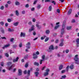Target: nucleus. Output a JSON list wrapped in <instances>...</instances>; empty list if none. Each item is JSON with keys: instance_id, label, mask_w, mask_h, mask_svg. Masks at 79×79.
<instances>
[{"instance_id": "f257e3e1", "label": "nucleus", "mask_w": 79, "mask_h": 79, "mask_svg": "<svg viewBox=\"0 0 79 79\" xmlns=\"http://www.w3.org/2000/svg\"><path fill=\"white\" fill-rule=\"evenodd\" d=\"M65 23H66V21H64L63 22V24H62V28L61 30V34L63 35L64 34V28H65Z\"/></svg>"}, {"instance_id": "f03ea898", "label": "nucleus", "mask_w": 79, "mask_h": 79, "mask_svg": "<svg viewBox=\"0 0 79 79\" xmlns=\"http://www.w3.org/2000/svg\"><path fill=\"white\" fill-rule=\"evenodd\" d=\"M55 49V48L53 47V45H51L49 47V50L48 51V52H52V50H53Z\"/></svg>"}, {"instance_id": "7ed1b4c3", "label": "nucleus", "mask_w": 79, "mask_h": 79, "mask_svg": "<svg viewBox=\"0 0 79 79\" xmlns=\"http://www.w3.org/2000/svg\"><path fill=\"white\" fill-rule=\"evenodd\" d=\"M30 45H31V43H30V42H28L27 44V47L28 49H29V48L31 47Z\"/></svg>"}, {"instance_id": "20e7f679", "label": "nucleus", "mask_w": 79, "mask_h": 79, "mask_svg": "<svg viewBox=\"0 0 79 79\" xmlns=\"http://www.w3.org/2000/svg\"><path fill=\"white\" fill-rule=\"evenodd\" d=\"M25 35H26V34L25 33H23V32H21V34H20V37H25Z\"/></svg>"}, {"instance_id": "39448f33", "label": "nucleus", "mask_w": 79, "mask_h": 79, "mask_svg": "<svg viewBox=\"0 0 79 79\" xmlns=\"http://www.w3.org/2000/svg\"><path fill=\"white\" fill-rule=\"evenodd\" d=\"M33 56L34 59H37L38 58V56L37 55L35 54V53H33Z\"/></svg>"}, {"instance_id": "423d86ee", "label": "nucleus", "mask_w": 79, "mask_h": 79, "mask_svg": "<svg viewBox=\"0 0 79 79\" xmlns=\"http://www.w3.org/2000/svg\"><path fill=\"white\" fill-rule=\"evenodd\" d=\"M34 26H32L31 27V29H29V32H31V31H34Z\"/></svg>"}, {"instance_id": "0eeeda50", "label": "nucleus", "mask_w": 79, "mask_h": 79, "mask_svg": "<svg viewBox=\"0 0 79 79\" xmlns=\"http://www.w3.org/2000/svg\"><path fill=\"white\" fill-rule=\"evenodd\" d=\"M79 56V55H76L75 56V57L74 58V60H79V58L78 57Z\"/></svg>"}, {"instance_id": "6e6552de", "label": "nucleus", "mask_w": 79, "mask_h": 79, "mask_svg": "<svg viewBox=\"0 0 79 79\" xmlns=\"http://www.w3.org/2000/svg\"><path fill=\"white\" fill-rule=\"evenodd\" d=\"M15 66V64H12L11 66L8 69L9 70H11L12 69L13 67H14Z\"/></svg>"}, {"instance_id": "1a4fd4ad", "label": "nucleus", "mask_w": 79, "mask_h": 79, "mask_svg": "<svg viewBox=\"0 0 79 79\" xmlns=\"http://www.w3.org/2000/svg\"><path fill=\"white\" fill-rule=\"evenodd\" d=\"M0 29L1 32H2V34H5V30H4L3 28H1Z\"/></svg>"}, {"instance_id": "9d476101", "label": "nucleus", "mask_w": 79, "mask_h": 79, "mask_svg": "<svg viewBox=\"0 0 79 79\" xmlns=\"http://www.w3.org/2000/svg\"><path fill=\"white\" fill-rule=\"evenodd\" d=\"M36 26L37 27L38 29H40L41 28V26H39V24H36Z\"/></svg>"}, {"instance_id": "9b49d317", "label": "nucleus", "mask_w": 79, "mask_h": 79, "mask_svg": "<svg viewBox=\"0 0 79 79\" xmlns=\"http://www.w3.org/2000/svg\"><path fill=\"white\" fill-rule=\"evenodd\" d=\"M15 5H17V6H19V5H20V3H19V2H18V1H16L15 2Z\"/></svg>"}, {"instance_id": "f8f14e48", "label": "nucleus", "mask_w": 79, "mask_h": 79, "mask_svg": "<svg viewBox=\"0 0 79 79\" xmlns=\"http://www.w3.org/2000/svg\"><path fill=\"white\" fill-rule=\"evenodd\" d=\"M71 12H72V9H70L69 10L68 12V15H69L71 13Z\"/></svg>"}, {"instance_id": "ddd939ff", "label": "nucleus", "mask_w": 79, "mask_h": 79, "mask_svg": "<svg viewBox=\"0 0 79 79\" xmlns=\"http://www.w3.org/2000/svg\"><path fill=\"white\" fill-rule=\"evenodd\" d=\"M21 74H22V71L21 70L19 69V75H20Z\"/></svg>"}, {"instance_id": "4468645a", "label": "nucleus", "mask_w": 79, "mask_h": 79, "mask_svg": "<svg viewBox=\"0 0 79 79\" xmlns=\"http://www.w3.org/2000/svg\"><path fill=\"white\" fill-rule=\"evenodd\" d=\"M18 24H19V22H17L15 23H14V25L15 26H17L18 25Z\"/></svg>"}, {"instance_id": "2eb2a0df", "label": "nucleus", "mask_w": 79, "mask_h": 79, "mask_svg": "<svg viewBox=\"0 0 79 79\" xmlns=\"http://www.w3.org/2000/svg\"><path fill=\"white\" fill-rule=\"evenodd\" d=\"M39 73L38 72H35V76H36V77H38V75H39Z\"/></svg>"}, {"instance_id": "dca6fc26", "label": "nucleus", "mask_w": 79, "mask_h": 79, "mask_svg": "<svg viewBox=\"0 0 79 79\" xmlns=\"http://www.w3.org/2000/svg\"><path fill=\"white\" fill-rule=\"evenodd\" d=\"M45 61V60H40V64H42V62H43V61Z\"/></svg>"}, {"instance_id": "f3484780", "label": "nucleus", "mask_w": 79, "mask_h": 79, "mask_svg": "<svg viewBox=\"0 0 79 79\" xmlns=\"http://www.w3.org/2000/svg\"><path fill=\"white\" fill-rule=\"evenodd\" d=\"M14 30L13 29H11L10 28L8 29V31L9 32H13V31H14Z\"/></svg>"}, {"instance_id": "a211bd4d", "label": "nucleus", "mask_w": 79, "mask_h": 79, "mask_svg": "<svg viewBox=\"0 0 79 79\" xmlns=\"http://www.w3.org/2000/svg\"><path fill=\"white\" fill-rule=\"evenodd\" d=\"M48 72H45L44 73V76H48Z\"/></svg>"}, {"instance_id": "6ab92c4d", "label": "nucleus", "mask_w": 79, "mask_h": 79, "mask_svg": "<svg viewBox=\"0 0 79 79\" xmlns=\"http://www.w3.org/2000/svg\"><path fill=\"white\" fill-rule=\"evenodd\" d=\"M70 69H73L74 68V65H73V64H71L70 66Z\"/></svg>"}, {"instance_id": "aec40b11", "label": "nucleus", "mask_w": 79, "mask_h": 79, "mask_svg": "<svg viewBox=\"0 0 79 79\" xmlns=\"http://www.w3.org/2000/svg\"><path fill=\"white\" fill-rule=\"evenodd\" d=\"M50 32V31L49 30H47L46 31V34H49Z\"/></svg>"}, {"instance_id": "412c9836", "label": "nucleus", "mask_w": 79, "mask_h": 79, "mask_svg": "<svg viewBox=\"0 0 79 79\" xmlns=\"http://www.w3.org/2000/svg\"><path fill=\"white\" fill-rule=\"evenodd\" d=\"M15 14L17 16H18L19 15V12H18V10H16L15 12Z\"/></svg>"}, {"instance_id": "4be33fe9", "label": "nucleus", "mask_w": 79, "mask_h": 79, "mask_svg": "<svg viewBox=\"0 0 79 79\" xmlns=\"http://www.w3.org/2000/svg\"><path fill=\"white\" fill-rule=\"evenodd\" d=\"M34 65H35V66H39L40 64L39 63L35 62L34 63Z\"/></svg>"}, {"instance_id": "5701e85b", "label": "nucleus", "mask_w": 79, "mask_h": 79, "mask_svg": "<svg viewBox=\"0 0 79 79\" xmlns=\"http://www.w3.org/2000/svg\"><path fill=\"white\" fill-rule=\"evenodd\" d=\"M64 43L63 42H61L59 44V46H60V47H63V46L64 45Z\"/></svg>"}, {"instance_id": "b1692460", "label": "nucleus", "mask_w": 79, "mask_h": 79, "mask_svg": "<svg viewBox=\"0 0 79 79\" xmlns=\"http://www.w3.org/2000/svg\"><path fill=\"white\" fill-rule=\"evenodd\" d=\"M75 63L76 64H79V60H76L75 61Z\"/></svg>"}, {"instance_id": "393cba45", "label": "nucleus", "mask_w": 79, "mask_h": 79, "mask_svg": "<svg viewBox=\"0 0 79 79\" xmlns=\"http://www.w3.org/2000/svg\"><path fill=\"white\" fill-rule=\"evenodd\" d=\"M63 65H60L59 67V70H61L62 69H63Z\"/></svg>"}, {"instance_id": "a878e982", "label": "nucleus", "mask_w": 79, "mask_h": 79, "mask_svg": "<svg viewBox=\"0 0 79 79\" xmlns=\"http://www.w3.org/2000/svg\"><path fill=\"white\" fill-rule=\"evenodd\" d=\"M10 45L9 44H8L4 46V47H5V48H6V47H10Z\"/></svg>"}, {"instance_id": "bb28decb", "label": "nucleus", "mask_w": 79, "mask_h": 79, "mask_svg": "<svg viewBox=\"0 0 79 79\" xmlns=\"http://www.w3.org/2000/svg\"><path fill=\"white\" fill-rule=\"evenodd\" d=\"M76 42L77 43V44H79V39L78 38L76 40Z\"/></svg>"}, {"instance_id": "cd10ccee", "label": "nucleus", "mask_w": 79, "mask_h": 79, "mask_svg": "<svg viewBox=\"0 0 79 79\" xmlns=\"http://www.w3.org/2000/svg\"><path fill=\"white\" fill-rule=\"evenodd\" d=\"M71 29V27L70 26V27H67V30H70V29Z\"/></svg>"}, {"instance_id": "c85d7f7f", "label": "nucleus", "mask_w": 79, "mask_h": 79, "mask_svg": "<svg viewBox=\"0 0 79 79\" xmlns=\"http://www.w3.org/2000/svg\"><path fill=\"white\" fill-rule=\"evenodd\" d=\"M0 24H1V26H3L4 25V23L3 21H2L0 22Z\"/></svg>"}, {"instance_id": "c756f323", "label": "nucleus", "mask_w": 79, "mask_h": 79, "mask_svg": "<svg viewBox=\"0 0 79 79\" xmlns=\"http://www.w3.org/2000/svg\"><path fill=\"white\" fill-rule=\"evenodd\" d=\"M12 64V63L11 62H8L7 63V65H8V66H10V65H11Z\"/></svg>"}, {"instance_id": "7c9ffc66", "label": "nucleus", "mask_w": 79, "mask_h": 79, "mask_svg": "<svg viewBox=\"0 0 79 79\" xmlns=\"http://www.w3.org/2000/svg\"><path fill=\"white\" fill-rule=\"evenodd\" d=\"M45 37H47V36H44L43 37H41V40H43V39H44Z\"/></svg>"}, {"instance_id": "2f4dec72", "label": "nucleus", "mask_w": 79, "mask_h": 79, "mask_svg": "<svg viewBox=\"0 0 79 79\" xmlns=\"http://www.w3.org/2000/svg\"><path fill=\"white\" fill-rule=\"evenodd\" d=\"M49 39V38H46L44 40V42H47V41Z\"/></svg>"}, {"instance_id": "473e14b6", "label": "nucleus", "mask_w": 79, "mask_h": 79, "mask_svg": "<svg viewBox=\"0 0 79 79\" xmlns=\"http://www.w3.org/2000/svg\"><path fill=\"white\" fill-rule=\"evenodd\" d=\"M46 56H45L43 55L42 56V59L43 60H45V58Z\"/></svg>"}, {"instance_id": "72a5a7b5", "label": "nucleus", "mask_w": 79, "mask_h": 79, "mask_svg": "<svg viewBox=\"0 0 79 79\" xmlns=\"http://www.w3.org/2000/svg\"><path fill=\"white\" fill-rule=\"evenodd\" d=\"M60 27L59 25H58L57 26H56L55 27V29H57L58 28V27Z\"/></svg>"}, {"instance_id": "f704fd0d", "label": "nucleus", "mask_w": 79, "mask_h": 79, "mask_svg": "<svg viewBox=\"0 0 79 79\" xmlns=\"http://www.w3.org/2000/svg\"><path fill=\"white\" fill-rule=\"evenodd\" d=\"M55 43H56V44H57V43H58L59 42V40H58V39H57L55 40Z\"/></svg>"}, {"instance_id": "c9c22d12", "label": "nucleus", "mask_w": 79, "mask_h": 79, "mask_svg": "<svg viewBox=\"0 0 79 79\" xmlns=\"http://www.w3.org/2000/svg\"><path fill=\"white\" fill-rule=\"evenodd\" d=\"M12 47L13 48H15L17 47V45L16 44H15L13 45Z\"/></svg>"}, {"instance_id": "e433bc0d", "label": "nucleus", "mask_w": 79, "mask_h": 79, "mask_svg": "<svg viewBox=\"0 0 79 79\" xmlns=\"http://www.w3.org/2000/svg\"><path fill=\"white\" fill-rule=\"evenodd\" d=\"M52 6H50L49 7V11H52Z\"/></svg>"}, {"instance_id": "4c0bfd02", "label": "nucleus", "mask_w": 79, "mask_h": 79, "mask_svg": "<svg viewBox=\"0 0 79 79\" xmlns=\"http://www.w3.org/2000/svg\"><path fill=\"white\" fill-rule=\"evenodd\" d=\"M50 71V69H47L46 70V72L47 73H49Z\"/></svg>"}, {"instance_id": "58836bf2", "label": "nucleus", "mask_w": 79, "mask_h": 79, "mask_svg": "<svg viewBox=\"0 0 79 79\" xmlns=\"http://www.w3.org/2000/svg\"><path fill=\"white\" fill-rule=\"evenodd\" d=\"M28 65H29V64H28V63H26L25 65V68H27V67H28Z\"/></svg>"}, {"instance_id": "ea45409f", "label": "nucleus", "mask_w": 79, "mask_h": 79, "mask_svg": "<svg viewBox=\"0 0 79 79\" xmlns=\"http://www.w3.org/2000/svg\"><path fill=\"white\" fill-rule=\"evenodd\" d=\"M66 75H63L62 76V78H63V79H65V78H66Z\"/></svg>"}, {"instance_id": "a19ab883", "label": "nucleus", "mask_w": 79, "mask_h": 79, "mask_svg": "<svg viewBox=\"0 0 79 79\" xmlns=\"http://www.w3.org/2000/svg\"><path fill=\"white\" fill-rule=\"evenodd\" d=\"M28 57V55H27L26 56H24V59H27V58Z\"/></svg>"}, {"instance_id": "79ce46f5", "label": "nucleus", "mask_w": 79, "mask_h": 79, "mask_svg": "<svg viewBox=\"0 0 79 79\" xmlns=\"http://www.w3.org/2000/svg\"><path fill=\"white\" fill-rule=\"evenodd\" d=\"M27 74L28 76H30V70H29L27 72Z\"/></svg>"}, {"instance_id": "37998d69", "label": "nucleus", "mask_w": 79, "mask_h": 79, "mask_svg": "<svg viewBox=\"0 0 79 79\" xmlns=\"http://www.w3.org/2000/svg\"><path fill=\"white\" fill-rule=\"evenodd\" d=\"M19 47L21 48V47H23V44H22V43H20L19 44Z\"/></svg>"}, {"instance_id": "c03bdc74", "label": "nucleus", "mask_w": 79, "mask_h": 79, "mask_svg": "<svg viewBox=\"0 0 79 79\" xmlns=\"http://www.w3.org/2000/svg\"><path fill=\"white\" fill-rule=\"evenodd\" d=\"M5 56H6V57H8V56H9V55H8V53H5Z\"/></svg>"}, {"instance_id": "a18cd8bd", "label": "nucleus", "mask_w": 79, "mask_h": 79, "mask_svg": "<svg viewBox=\"0 0 79 79\" xmlns=\"http://www.w3.org/2000/svg\"><path fill=\"white\" fill-rule=\"evenodd\" d=\"M18 61V60H13V62L15 63V62H17Z\"/></svg>"}, {"instance_id": "49530a36", "label": "nucleus", "mask_w": 79, "mask_h": 79, "mask_svg": "<svg viewBox=\"0 0 79 79\" xmlns=\"http://www.w3.org/2000/svg\"><path fill=\"white\" fill-rule=\"evenodd\" d=\"M5 7L6 8H8V4H6L5 5Z\"/></svg>"}, {"instance_id": "de8ad7c7", "label": "nucleus", "mask_w": 79, "mask_h": 79, "mask_svg": "<svg viewBox=\"0 0 79 79\" xmlns=\"http://www.w3.org/2000/svg\"><path fill=\"white\" fill-rule=\"evenodd\" d=\"M41 6L40 5H38L37 7V8L38 9H40V8L41 7Z\"/></svg>"}, {"instance_id": "09e8293b", "label": "nucleus", "mask_w": 79, "mask_h": 79, "mask_svg": "<svg viewBox=\"0 0 79 79\" xmlns=\"http://www.w3.org/2000/svg\"><path fill=\"white\" fill-rule=\"evenodd\" d=\"M10 54H11V53H14V52H12V50H10Z\"/></svg>"}, {"instance_id": "8fccbe9b", "label": "nucleus", "mask_w": 79, "mask_h": 79, "mask_svg": "<svg viewBox=\"0 0 79 79\" xmlns=\"http://www.w3.org/2000/svg\"><path fill=\"white\" fill-rule=\"evenodd\" d=\"M65 52L66 53H68L69 52V50L68 49H66L65 50Z\"/></svg>"}, {"instance_id": "3c124183", "label": "nucleus", "mask_w": 79, "mask_h": 79, "mask_svg": "<svg viewBox=\"0 0 79 79\" xmlns=\"http://www.w3.org/2000/svg\"><path fill=\"white\" fill-rule=\"evenodd\" d=\"M57 12L58 13H60V9H57Z\"/></svg>"}, {"instance_id": "603ef678", "label": "nucleus", "mask_w": 79, "mask_h": 79, "mask_svg": "<svg viewBox=\"0 0 79 79\" xmlns=\"http://www.w3.org/2000/svg\"><path fill=\"white\" fill-rule=\"evenodd\" d=\"M7 21L9 23H10L11 21V20L10 19H8Z\"/></svg>"}, {"instance_id": "864d4df0", "label": "nucleus", "mask_w": 79, "mask_h": 79, "mask_svg": "<svg viewBox=\"0 0 79 79\" xmlns=\"http://www.w3.org/2000/svg\"><path fill=\"white\" fill-rule=\"evenodd\" d=\"M22 14H23V15H24V14H25V13H26V12L24 10H23L22 12Z\"/></svg>"}, {"instance_id": "5fc2aeb1", "label": "nucleus", "mask_w": 79, "mask_h": 79, "mask_svg": "<svg viewBox=\"0 0 79 79\" xmlns=\"http://www.w3.org/2000/svg\"><path fill=\"white\" fill-rule=\"evenodd\" d=\"M1 66H4V63L2 62L1 64Z\"/></svg>"}, {"instance_id": "6e6d98bb", "label": "nucleus", "mask_w": 79, "mask_h": 79, "mask_svg": "<svg viewBox=\"0 0 79 79\" xmlns=\"http://www.w3.org/2000/svg\"><path fill=\"white\" fill-rule=\"evenodd\" d=\"M65 70H64L61 71V73H65Z\"/></svg>"}, {"instance_id": "4d7b16f0", "label": "nucleus", "mask_w": 79, "mask_h": 79, "mask_svg": "<svg viewBox=\"0 0 79 79\" xmlns=\"http://www.w3.org/2000/svg\"><path fill=\"white\" fill-rule=\"evenodd\" d=\"M14 41V38H12L10 40V42H13Z\"/></svg>"}, {"instance_id": "13d9d810", "label": "nucleus", "mask_w": 79, "mask_h": 79, "mask_svg": "<svg viewBox=\"0 0 79 79\" xmlns=\"http://www.w3.org/2000/svg\"><path fill=\"white\" fill-rule=\"evenodd\" d=\"M7 3L8 4H10V3H11V1H9L7 2Z\"/></svg>"}, {"instance_id": "bf43d9fd", "label": "nucleus", "mask_w": 79, "mask_h": 79, "mask_svg": "<svg viewBox=\"0 0 79 79\" xmlns=\"http://www.w3.org/2000/svg\"><path fill=\"white\" fill-rule=\"evenodd\" d=\"M29 6L28 4H27L26 5V6H25L26 8H28Z\"/></svg>"}, {"instance_id": "052dcab7", "label": "nucleus", "mask_w": 79, "mask_h": 79, "mask_svg": "<svg viewBox=\"0 0 79 79\" xmlns=\"http://www.w3.org/2000/svg\"><path fill=\"white\" fill-rule=\"evenodd\" d=\"M52 3H53L54 5H56V2H55V1H53L52 2Z\"/></svg>"}, {"instance_id": "680f3d73", "label": "nucleus", "mask_w": 79, "mask_h": 79, "mask_svg": "<svg viewBox=\"0 0 79 79\" xmlns=\"http://www.w3.org/2000/svg\"><path fill=\"white\" fill-rule=\"evenodd\" d=\"M50 2V0H45V2Z\"/></svg>"}, {"instance_id": "e2e57ef3", "label": "nucleus", "mask_w": 79, "mask_h": 79, "mask_svg": "<svg viewBox=\"0 0 79 79\" xmlns=\"http://www.w3.org/2000/svg\"><path fill=\"white\" fill-rule=\"evenodd\" d=\"M36 54L38 55H39V51H37L36 52Z\"/></svg>"}, {"instance_id": "0e129e2a", "label": "nucleus", "mask_w": 79, "mask_h": 79, "mask_svg": "<svg viewBox=\"0 0 79 79\" xmlns=\"http://www.w3.org/2000/svg\"><path fill=\"white\" fill-rule=\"evenodd\" d=\"M33 35H36V33H35V31H34L33 32Z\"/></svg>"}, {"instance_id": "69168bd1", "label": "nucleus", "mask_w": 79, "mask_h": 79, "mask_svg": "<svg viewBox=\"0 0 79 79\" xmlns=\"http://www.w3.org/2000/svg\"><path fill=\"white\" fill-rule=\"evenodd\" d=\"M1 39H5V40L6 39V38L5 37H2Z\"/></svg>"}, {"instance_id": "338daca9", "label": "nucleus", "mask_w": 79, "mask_h": 79, "mask_svg": "<svg viewBox=\"0 0 79 79\" xmlns=\"http://www.w3.org/2000/svg\"><path fill=\"white\" fill-rule=\"evenodd\" d=\"M28 24H29V25H31L32 24V23L31 22H29L28 23Z\"/></svg>"}, {"instance_id": "774afa93", "label": "nucleus", "mask_w": 79, "mask_h": 79, "mask_svg": "<svg viewBox=\"0 0 79 79\" xmlns=\"http://www.w3.org/2000/svg\"><path fill=\"white\" fill-rule=\"evenodd\" d=\"M4 8V7L3 6H2L1 7V10H3Z\"/></svg>"}]
</instances>
